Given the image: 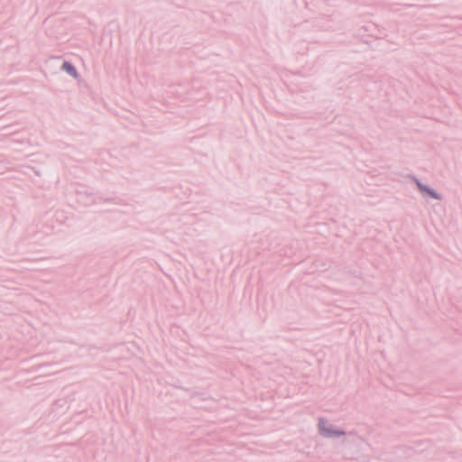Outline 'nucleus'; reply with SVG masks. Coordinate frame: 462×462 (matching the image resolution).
Masks as SVG:
<instances>
[{"mask_svg":"<svg viewBox=\"0 0 462 462\" xmlns=\"http://www.w3.org/2000/svg\"><path fill=\"white\" fill-rule=\"evenodd\" d=\"M62 68H63V69H65L68 73H69L73 77H77V71L71 64L65 62L63 64Z\"/></svg>","mask_w":462,"mask_h":462,"instance_id":"1","label":"nucleus"},{"mask_svg":"<svg viewBox=\"0 0 462 462\" xmlns=\"http://www.w3.org/2000/svg\"><path fill=\"white\" fill-rule=\"evenodd\" d=\"M324 424H325V423H324L323 421H320V423H319L320 430H322V431H323L327 436H331V435H332V433H330L329 431H327V430H325Z\"/></svg>","mask_w":462,"mask_h":462,"instance_id":"2","label":"nucleus"}]
</instances>
